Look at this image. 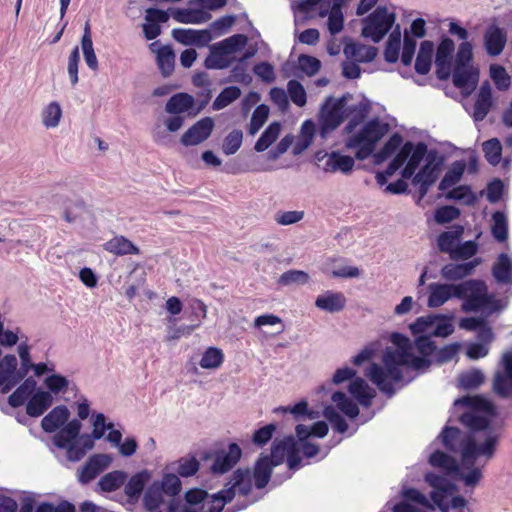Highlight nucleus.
Listing matches in <instances>:
<instances>
[{
    "instance_id": "nucleus-1",
    "label": "nucleus",
    "mask_w": 512,
    "mask_h": 512,
    "mask_svg": "<svg viewBox=\"0 0 512 512\" xmlns=\"http://www.w3.org/2000/svg\"><path fill=\"white\" fill-rule=\"evenodd\" d=\"M390 339L397 349L388 348L382 357L384 366L372 363L365 373L371 382L388 396H392L395 392L393 384L403 379L401 366L420 370L429 367L431 364L429 359L420 358L413 354V346L407 336L394 332Z\"/></svg>"
},
{
    "instance_id": "nucleus-2",
    "label": "nucleus",
    "mask_w": 512,
    "mask_h": 512,
    "mask_svg": "<svg viewBox=\"0 0 512 512\" xmlns=\"http://www.w3.org/2000/svg\"><path fill=\"white\" fill-rule=\"evenodd\" d=\"M444 447L461 455V466L455 472L467 487H475L483 478L481 468L475 467L476 460L483 456L486 460L494 457L498 443V435H488L482 444L476 441L472 433L462 432L457 427L446 426L442 433Z\"/></svg>"
},
{
    "instance_id": "nucleus-3",
    "label": "nucleus",
    "mask_w": 512,
    "mask_h": 512,
    "mask_svg": "<svg viewBox=\"0 0 512 512\" xmlns=\"http://www.w3.org/2000/svg\"><path fill=\"white\" fill-rule=\"evenodd\" d=\"M427 305L430 308L442 306L451 298L464 299L462 309L465 312L478 311L488 307L493 311L500 308L499 301L488 295L487 286L481 280H467L459 284L431 283L428 286Z\"/></svg>"
},
{
    "instance_id": "nucleus-4",
    "label": "nucleus",
    "mask_w": 512,
    "mask_h": 512,
    "mask_svg": "<svg viewBox=\"0 0 512 512\" xmlns=\"http://www.w3.org/2000/svg\"><path fill=\"white\" fill-rule=\"evenodd\" d=\"M388 132V125L378 119L368 121L363 128L346 142L348 149H356L355 157L367 159L375 150L376 144Z\"/></svg>"
},
{
    "instance_id": "nucleus-5",
    "label": "nucleus",
    "mask_w": 512,
    "mask_h": 512,
    "mask_svg": "<svg viewBox=\"0 0 512 512\" xmlns=\"http://www.w3.org/2000/svg\"><path fill=\"white\" fill-rule=\"evenodd\" d=\"M242 456V450L237 443H230L228 448L217 449L204 454L203 459L212 460V464L209 468L213 475H223L231 471L237 463L240 461Z\"/></svg>"
},
{
    "instance_id": "nucleus-6",
    "label": "nucleus",
    "mask_w": 512,
    "mask_h": 512,
    "mask_svg": "<svg viewBox=\"0 0 512 512\" xmlns=\"http://www.w3.org/2000/svg\"><path fill=\"white\" fill-rule=\"evenodd\" d=\"M442 159H438L436 151H430L426 157L424 166L414 175L413 185L418 186L419 200L423 199L430 187L439 178Z\"/></svg>"
},
{
    "instance_id": "nucleus-7",
    "label": "nucleus",
    "mask_w": 512,
    "mask_h": 512,
    "mask_svg": "<svg viewBox=\"0 0 512 512\" xmlns=\"http://www.w3.org/2000/svg\"><path fill=\"white\" fill-rule=\"evenodd\" d=\"M394 22L393 13H388L386 7H378L368 16L362 34L374 42H379L392 28Z\"/></svg>"
},
{
    "instance_id": "nucleus-8",
    "label": "nucleus",
    "mask_w": 512,
    "mask_h": 512,
    "mask_svg": "<svg viewBox=\"0 0 512 512\" xmlns=\"http://www.w3.org/2000/svg\"><path fill=\"white\" fill-rule=\"evenodd\" d=\"M17 364L13 354H7L0 360V387L4 394L25 378V371H18Z\"/></svg>"
},
{
    "instance_id": "nucleus-9",
    "label": "nucleus",
    "mask_w": 512,
    "mask_h": 512,
    "mask_svg": "<svg viewBox=\"0 0 512 512\" xmlns=\"http://www.w3.org/2000/svg\"><path fill=\"white\" fill-rule=\"evenodd\" d=\"M82 424L79 420L73 419L53 436V443L60 449H66L69 454L76 451V439L79 436Z\"/></svg>"
},
{
    "instance_id": "nucleus-10",
    "label": "nucleus",
    "mask_w": 512,
    "mask_h": 512,
    "mask_svg": "<svg viewBox=\"0 0 512 512\" xmlns=\"http://www.w3.org/2000/svg\"><path fill=\"white\" fill-rule=\"evenodd\" d=\"M214 128L213 119L205 117L193 124L181 137L185 146H194L209 138Z\"/></svg>"
},
{
    "instance_id": "nucleus-11",
    "label": "nucleus",
    "mask_w": 512,
    "mask_h": 512,
    "mask_svg": "<svg viewBox=\"0 0 512 512\" xmlns=\"http://www.w3.org/2000/svg\"><path fill=\"white\" fill-rule=\"evenodd\" d=\"M504 372L495 376L493 389L495 393L502 397L512 396V352L504 355Z\"/></svg>"
},
{
    "instance_id": "nucleus-12",
    "label": "nucleus",
    "mask_w": 512,
    "mask_h": 512,
    "mask_svg": "<svg viewBox=\"0 0 512 512\" xmlns=\"http://www.w3.org/2000/svg\"><path fill=\"white\" fill-rule=\"evenodd\" d=\"M479 81V71L472 66L454 67L453 84L458 89L471 93Z\"/></svg>"
},
{
    "instance_id": "nucleus-13",
    "label": "nucleus",
    "mask_w": 512,
    "mask_h": 512,
    "mask_svg": "<svg viewBox=\"0 0 512 512\" xmlns=\"http://www.w3.org/2000/svg\"><path fill=\"white\" fill-rule=\"evenodd\" d=\"M507 42L506 32L496 25H490L484 33V46L490 56L502 53Z\"/></svg>"
},
{
    "instance_id": "nucleus-14",
    "label": "nucleus",
    "mask_w": 512,
    "mask_h": 512,
    "mask_svg": "<svg viewBox=\"0 0 512 512\" xmlns=\"http://www.w3.org/2000/svg\"><path fill=\"white\" fill-rule=\"evenodd\" d=\"M480 263L481 259L479 258L461 264L449 263L441 268L440 274L447 281H459L473 274L474 269Z\"/></svg>"
},
{
    "instance_id": "nucleus-15",
    "label": "nucleus",
    "mask_w": 512,
    "mask_h": 512,
    "mask_svg": "<svg viewBox=\"0 0 512 512\" xmlns=\"http://www.w3.org/2000/svg\"><path fill=\"white\" fill-rule=\"evenodd\" d=\"M344 101L340 99L333 103V105L322 112L320 125L321 133L324 135L327 132L335 130L344 121L343 115Z\"/></svg>"
},
{
    "instance_id": "nucleus-16",
    "label": "nucleus",
    "mask_w": 512,
    "mask_h": 512,
    "mask_svg": "<svg viewBox=\"0 0 512 512\" xmlns=\"http://www.w3.org/2000/svg\"><path fill=\"white\" fill-rule=\"evenodd\" d=\"M53 404V397L48 391L38 390L28 400L26 413L30 417L43 415Z\"/></svg>"
},
{
    "instance_id": "nucleus-17",
    "label": "nucleus",
    "mask_w": 512,
    "mask_h": 512,
    "mask_svg": "<svg viewBox=\"0 0 512 512\" xmlns=\"http://www.w3.org/2000/svg\"><path fill=\"white\" fill-rule=\"evenodd\" d=\"M275 466L277 465L273 463L269 455H260L253 469V478L257 489H263L267 486Z\"/></svg>"
},
{
    "instance_id": "nucleus-18",
    "label": "nucleus",
    "mask_w": 512,
    "mask_h": 512,
    "mask_svg": "<svg viewBox=\"0 0 512 512\" xmlns=\"http://www.w3.org/2000/svg\"><path fill=\"white\" fill-rule=\"evenodd\" d=\"M346 297L341 292L326 291L316 298L315 306L323 311L336 313L346 306Z\"/></svg>"
},
{
    "instance_id": "nucleus-19",
    "label": "nucleus",
    "mask_w": 512,
    "mask_h": 512,
    "mask_svg": "<svg viewBox=\"0 0 512 512\" xmlns=\"http://www.w3.org/2000/svg\"><path fill=\"white\" fill-rule=\"evenodd\" d=\"M492 91L490 84L485 82L481 85L473 111V118L475 121H482L485 119L492 107Z\"/></svg>"
},
{
    "instance_id": "nucleus-20",
    "label": "nucleus",
    "mask_w": 512,
    "mask_h": 512,
    "mask_svg": "<svg viewBox=\"0 0 512 512\" xmlns=\"http://www.w3.org/2000/svg\"><path fill=\"white\" fill-rule=\"evenodd\" d=\"M463 233L464 228L461 225H453L450 230L442 232L437 238L439 251L448 253L451 258Z\"/></svg>"
},
{
    "instance_id": "nucleus-21",
    "label": "nucleus",
    "mask_w": 512,
    "mask_h": 512,
    "mask_svg": "<svg viewBox=\"0 0 512 512\" xmlns=\"http://www.w3.org/2000/svg\"><path fill=\"white\" fill-rule=\"evenodd\" d=\"M325 157L326 161L323 166L325 172L335 173L341 171L342 173H349L352 171L355 164L351 156L342 155L339 152L326 153L323 158Z\"/></svg>"
},
{
    "instance_id": "nucleus-22",
    "label": "nucleus",
    "mask_w": 512,
    "mask_h": 512,
    "mask_svg": "<svg viewBox=\"0 0 512 512\" xmlns=\"http://www.w3.org/2000/svg\"><path fill=\"white\" fill-rule=\"evenodd\" d=\"M70 416V412L65 405H59L53 408L41 421V427L45 432L52 433L64 425Z\"/></svg>"
},
{
    "instance_id": "nucleus-23",
    "label": "nucleus",
    "mask_w": 512,
    "mask_h": 512,
    "mask_svg": "<svg viewBox=\"0 0 512 512\" xmlns=\"http://www.w3.org/2000/svg\"><path fill=\"white\" fill-rule=\"evenodd\" d=\"M173 38L184 45H205L209 40V33L205 30L175 28L172 30Z\"/></svg>"
},
{
    "instance_id": "nucleus-24",
    "label": "nucleus",
    "mask_w": 512,
    "mask_h": 512,
    "mask_svg": "<svg viewBox=\"0 0 512 512\" xmlns=\"http://www.w3.org/2000/svg\"><path fill=\"white\" fill-rule=\"evenodd\" d=\"M225 489H232L235 494L237 489L240 495H249L252 491L250 470L241 468L235 470L229 482L226 484Z\"/></svg>"
},
{
    "instance_id": "nucleus-25",
    "label": "nucleus",
    "mask_w": 512,
    "mask_h": 512,
    "mask_svg": "<svg viewBox=\"0 0 512 512\" xmlns=\"http://www.w3.org/2000/svg\"><path fill=\"white\" fill-rule=\"evenodd\" d=\"M104 250L116 256L138 255L140 249L124 236H115L104 245Z\"/></svg>"
},
{
    "instance_id": "nucleus-26",
    "label": "nucleus",
    "mask_w": 512,
    "mask_h": 512,
    "mask_svg": "<svg viewBox=\"0 0 512 512\" xmlns=\"http://www.w3.org/2000/svg\"><path fill=\"white\" fill-rule=\"evenodd\" d=\"M350 394L363 406L370 407L372 405V400L376 396V392L374 389L369 387V385L362 378H356L349 385Z\"/></svg>"
},
{
    "instance_id": "nucleus-27",
    "label": "nucleus",
    "mask_w": 512,
    "mask_h": 512,
    "mask_svg": "<svg viewBox=\"0 0 512 512\" xmlns=\"http://www.w3.org/2000/svg\"><path fill=\"white\" fill-rule=\"evenodd\" d=\"M36 385V380L33 377L25 378L22 384L8 397V404L13 408L22 406L34 394Z\"/></svg>"
},
{
    "instance_id": "nucleus-28",
    "label": "nucleus",
    "mask_w": 512,
    "mask_h": 512,
    "mask_svg": "<svg viewBox=\"0 0 512 512\" xmlns=\"http://www.w3.org/2000/svg\"><path fill=\"white\" fill-rule=\"evenodd\" d=\"M434 53V44L430 40L421 42L420 48L415 61V71L420 75L429 73L432 64V56Z\"/></svg>"
},
{
    "instance_id": "nucleus-29",
    "label": "nucleus",
    "mask_w": 512,
    "mask_h": 512,
    "mask_svg": "<svg viewBox=\"0 0 512 512\" xmlns=\"http://www.w3.org/2000/svg\"><path fill=\"white\" fill-rule=\"evenodd\" d=\"M492 275L498 283L512 282V261L507 254L501 253L492 268Z\"/></svg>"
},
{
    "instance_id": "nucleus-30",
    "label": "nucleus",
    "mask_w": 512,
    "mask_h": 512,
    "mask_svg": "<svg viewBox=\"0 0 512 512\" xmlns=\"http://www.w3.org/2000/svg\"><path fill=\"white\" fill-rule=\"evenodd\" d=\"M328 15V30L331 35H336L343 30L344 27V16L341 10L340 3H334L330 9H321L319 11L320 17H325Z\"/></svg>"
},
{
    "instance_id": "nucleus-31",
    "label": "nucleus",
    "mask_w": 512,
    "mask_h": 512,
    "mask_svg": "<svg viewBox=\"0 0 512 512\" xmlns=\"http://www.w3.org/2000/svg\"><path fill=\"white\" fill-rule=\"evenodd\" d=\"M81 46L84 55V60L87 66L93 70H98V60L93 48L92 35L90 24L87 21L84 26V32L81 39Z\"/></svg>"
},
{
    "instance_id": "nucleus-32",
    "label": "nucleus",
    "mask_w": 512,
    "mask_h": 512,
    "mask_svg": "<svg viewBox=\"0 0 512 512\" xmlns=\"http://www.w3.org/2000/svg\"><path fill=\"white\" fill-rule=\"evenodd\" d=\"M344 53L347 58H353L358 62H369L375 58L376 49L371 46L351 43L344 47Z\"/></svg>"
},
{
    "instance_id": "nucleus-33",
    "label": "nucleus",
    "mask_w": 512,
    "mask_h": 512,
    "mask_svg": "<svg viewBox=\"0 0 512 512\" xmlns=\"http://www.w3.org/2000/svg\"><path fill=\"white\" fill-rule=\"evenodd\" d=\"M149 479L147 471H142L133 475L125 485V494L132 501H136L141 496L146 482Z\"/></svg>"
},
{
    "instance_id": "nucleus-34",
    "label": "nucleus",
    "mask_w": 512,
    "mask_h": 512,
    "mask_svg": "<svg viewBox=\"0 0 512 512\" xmlns=\"http://www.w3.org/2000/svg\"><path fill=\"white\" fill-rule=\"evenodd\" d=\"M194 105V98L188 93L173 95L166 103V111L171 114H179L190 110Z\"/></svg>"
},
{
    "instance_id": "nucleus-35",
    "label": "nucleus",
    "mask_w": 512,
    "mask_h": 512,
    "mask_svg": "<svg viewBox=\"0 0 512 512\" xmlns=\"http://www.w3.org/2000/svg\"><path fill=\"white\" fill-rule=\"evenodd\" d=\"M233 60V57L226 56L224 53H222V50L219 48V46L214 44L210 48V54L204 61V66L207 69H225L232 64Z\"/></svg>"
},
{
    "instance_id": "nucleus-36",
    "label": "nucleus",
    "mask_w": 512,
    "mask_h": 512,
    "mask_svg": "<svg viewBox=\"0 0 512 512\" xmlns=\"http://www.w3.org/2000/svg\"><path fill=\"white\" fill-rule=\"evenodd\" d=\"M157 65L164 77H168L174 71L175 53L171 46L165 45L157 51Z\"/></svg>"
},
{
    "instance_id": "nucleus-37",
    "label": "nucleus",
    "mask_w": 512,
    "mask_h": 512,
    "mask_svg": "<svg viewBox=\"0 0 512 512\" xmlns=\"http://www.w3.org/2000/svg\"><path fill=\"white\" fill-rule=\"evenodd\" d=\"M465 168V162H453L451 167L448 169V171L445 173L444 177L440 181L438 189L440 191H445L448 188L454 186L456 183H458L464 174Z\"/></svg>"
},
{
    "instance_id": "nucleus-38",
    "label": "nucleus",
    "mask_w": 512,
    "mask_h": 512,
    "mask_svg": "<svg viewBox=\"0 0 512 512\" xmlns=\"http://www.w3.org/2000/svg\"><path fill=\"white\" fill-rule=\"evenodd\" d=\"M429 463L434 466L445 470L448 473H455L459 471V464L457 461L447 453L436 450L429 457Z\"/></svg>"
},
{
    "instance_id": "nucleus-39",
    "label": "nucleus",
    "mask_w": 512,
    "mask_h": 512,
    "mask_svg": "<svg viewBox=\"0 0 512 512\" xmlns=\"http://www.w3.org/2000/svg\"><path fill=\"white\" fill-rule=\"evenodd\" d=\"M281 126L278 122H272L256 141L254 149L263 152L268 149L278 138Z\"/></svg>"
},
{
    "instance_id": "nucleus-40",
    "label": "nucleus",
    "mask_w": 512,
    "mask_h": 512,
    "mask_svg": "<svg viewBox=\"0 0 512 512\" xmlns=\"http://www.w3.org/2000/svg\"><path fill=\"white\" fill-rule=\"evenodd\" d=\"M459 420L461 424L469 428L471 432L486 430L490 425L488 417L479 415L476 412H464Z\"/></svg>"
},
{
    "instance_id": "nucleus-41",
    "label": "nucleus",
    "mask_w": 512,
    "mask_h": 512,
    "mask_svg": "<svg viewBox=\"0 0 512 512\" xmlns=\"http://www.w3.org/2000/svg\"><path fill=\"white\" fill-rule=\"evenodd\" d=\"M235 497L232 489H222L219 492L209 496L210 500L206 502L207 512H222L224 506L230 503Z\"/></svg>"
},
{
    "instance_id": "nucleus-42",
    "label": "nucleus",
    "mask_w": 512,
    "mask_h": 512,
    "mask_svg": "<svg viewBox=\"0 0 512 512\" xmlns=\"http://www.w3.org/2000/svg\"><path fill=\"white\" fill-rule=\"evenodd\" d=\"M332 401L336 404L337 408L349 418L353 419L359 415L360 410L358 405L348 398L344 392H334Z\"/></svg>"
},
{
    "instance_id": "nucleus-43",
    "label": "nucleus",
    "mask_w": 512,
    "mask_h": 512,
    "mask_svg": "<svg viewBox=\"0 0 512 512\" xmlns=\"http://www.w3.org/2000/svg\"><path fill=\"white\" fill-rule=\"evenodd\" d=\"M224 362V354L221 349L217 347H209L205 350L199 365L203 369H217Z\"/></svg>"
},
{
    "instance_id": "nucleus-44",
    "label": "nucleus",
    "mask_w": 512,
    "mask_h": 512,
    "mask_svg": "<svg viewBox=\"0 0 512 512\" xmlns=\"http://www.w3.org/2000/svg\"><path fill=\"white\" fill-rule=\"evenodd\" d=\"M216 44L222 50V53L228 57H232V54L245 47L247 44V37L244 34H235Z\"/></svg>"
},
{
    "instance_id": "nucleus-45",
    "label": "nucleus",
    "mask_w": 512,
    "mask_h": 512,
    "mask_svg": "<svg viewBox=\"0 0 512 512\" xmlns=\"http://www.w3.org/2000/svg\"><path fill=\"white\" fill-rule=\"evenodd\" d=\"M216 44L222 50V53L228 57H232V54L245 47L247 44V37L244 34H235Z\"/></svg>"
},
{
    "instance_id": "nucleus-46",
    "label": "nucleus",
    "mask_w": 512,
    "mask_h": 512,
    "mask_svg": "<svg viewBox=\"0 0 512 512\" xmlns=\"http://www.w3.org/2000/svg\"><path fill=\"white\" fill-rule=\"evenodd\" d=\"M241 96V89L237 86H229L224 88L216 97V99L213 102V109L214 110H221L228 105H230L232 102L237 100Z\"/></svg>"
},
{
    "instance_id": "nucleus-47",
    "label": "nucleus",
    "mask_w": 512,
    "mask_h": 512,
    "mask_svg": "<svg viewBox=\"0 0 512 512\" xmlns=\"http://www.w3.org/2000/svg\"><path fill=\"white\" fill-rule=\"evenodd\" d=\"M294 437L287 436L282 440H275L271 447L270 458L274 464L279 465L283 462L288 447H293Z\"/></svg>"
},
{
    "instance_id": "nucleus-48",
    "label": "nucleus",
    "mask_w": 512,
    "mask_h": 512,
    "mask_svg": "<svg viewBox=\"0 0 512 512\" xmlns=\"http://www.w3.org/2000/svg\"><path fill=\"white\" fill-rule=\"evenodd\" d=\"M124 480L125 474L123 472L113 471L102 476L98 485L105 492H113L123 485Z\"/></svg>"
},
{
    "instance_id": "nucleus-49",
    "label": "nucleus",
    "mask_w": 512,
    "mask_h": 512,
    "mask_svg": "<svg viewBox=\"0 0 512 512\" xmlns=\"http://www.w3.org/2000/svg\"><path fill=\"white\" fill-rule=\"evenodd\" d=\"M269 116V107L265 104L258 105L252 113L249 124V134L255 135L265 124Z\"/></svg>"
},
{
    "instance_id": "nucleus-50",
    "label": "nucleus",
    "mask_w": 512,
    "mask_h": 512,
    "mask_svg": "<svg viewBox=\"0 0 512 512\" xmlns=\"http://www.w3.org/2000/svg\"><path fill=\"white\" fill-rule=\"evenodd\" d=\"M456 403H461L462 405L469 407L472 409L471 412H492L493 405L491 402L483 398L482 396H465L456 401Z\"/></svg>"
},
{
    "instance_id": "nucleus-51",
    "label": "nucleus",
    "mask_w": 512,
    "mask_h": 512,
    "mask_svg": "<svg viewBox=\"0 0 512 512\" xmlns=\"http://www.w3.org/2000/svg\"><path fill=\"white\" fill-rule=\"evenodd\" d=\"M162 495L163 492L159 488V483H153L144 494L143 502L145 507L150 511L158 509L163 502Z\"/></svg>"
},
{
    "instance_id": "nucleus-52",
    "label": "nucleus",
    "mask_w": 512,
    "mask_h": 512,
    "mask_svg": "<svg viewBox=\"0 0 512 512\" xmlns=\"http://www.w3.org/2000/svg\"><path fill=\"white\" fill-rule=\"evenodd\" d=\"M243 133L239 129L232 130L223 140L222 151L225 155L235 154L241 147Z\"/></svg>"
},
{
    "instance_id": "nucleus-53",
    "label": "nucleus",
    "mask_w": 512,
    "mask_h": 512,
    "mask_svg": "<svg viewBox=\"0 0 512 512\" xmlns=\"http://www.w3.org/2000/svg\"><path fill=\"white\" fill-rule=\"evenodd\" d=\"M493 226L492 234L499 242H503L508 237L507 219L503 212L496 211L492 215Z\"/></svg>"
},
{
    "instance_id": "nucleus-54",
    "label": "nucleus",
    "mask_w": 512,
    "mask_h": 512,
    "mask_svg": "<svg viewBox=\"0 0 512 512\" xmlns=\"http://www.w3.org/2000/svg\"><path fill=\"white\" fill-rule=\"evenodd\" d=\"M403 138L399 133L390 136L383 147L375 154L377 162H382L391 156L402 144Z\"/></svg>"
},
{
    "instance_id": "nucleus-55",
    "label": "nucleus",
    "mask_w": 512,
    "mask_h": 512,
    "mask_svg": "<svg viewBox=\"0 0 512 512\" xmlns=\"http://www.w3.org/2000/svg\"><path fill=\"white\" fill-rule=\"evenodd\" d=\"M412 149V142L407 141L403 144L400 151L396 154V156L393 158V160L389 163V165L386 168V174L388 175H394L395 172L401 168L404 163L407 161L410 150Z\"/></svg>"
},
{
    "instance_id": "nucleus-56",
    "label": "nucleus",
    "mask_w": 512,
    "mask_h": 512,
    "mask_svg": "<svg viewBox=\"0 0 512 512\" xmlns=\"http://www.w3.org/2000/svg\"><path fill=\"white\" fill-rule=\"evenodd\" d=\"M62 110L57 102H51L43 111L42 121L46 128L56 127L61 119Z\"/></svg>"
},
{
    "instance_id": "nucleus-57",
    "label": "nucleus",
    "mask_w": 512,
    "mask_h": 512,
    "mask_svg": "<svg viewBox=\"0 0 512 512\" xmlns=\"http://www.w3.org/2000/svg\"><path fill=\"white\" fill-rule=\"evenodd\" d=\"M483 151L486 160L492 164L497 165L500 162L502 154V146L497 138L490 139L483 143Z\"/></svg>"
},
{
    "instance_id": "nucleus-58",
    "label": "nucleus",
    "mask_w": 512,
    "mask_h": 512,
    "mask_svg": "<svg viewBox=\"0 0 512 512\" xmlns=\"http://www.w3.org/2000/svg\"><path fill=\"white\" fill-rule=\"evenodd\" d=\"M324 417L331 423L333 429L339 433H345L348 430L346 420L337 412V410L329 405L323 410Z\"/></svg>"
},
{
    "instance_id": "nucleus-59",
    "label": "nucleus",
    "mask_w": 512,
    "mask_h": 512,
    "mask_svg": "<svg viewBox=\"0 0 512 512\" xmlns=\"http://www.w3.org/2000/svg\"><path fill=\"white\" fill-rule=\"evenodd\" d=\"M446 197L448 199L463 201L466 205H473L476 202V196L468 185H460L453 188L447 193Z\"/></svg>"
},
{
    "instance_id": "nucleus-60",
    "label": "nucleus",
    "mask_w": 512,
    "mask_h": 512,
    "mask_svg": "<svg viewBox=\"0 0 512 512\" xmlns=\"http://www.w3.org/2000/svg\"><path fill=\"white\" fill-rule=\"evenodd\" d=\"M287 89L291 101L299 106L303 107L307 102V95L303 85L297 80H290L287 84Z\"/></svg>"
},
{
    "instance_id": "nucleus-61",
    "label": "nucleus",
    "mask_w": 512,
    "mask_h": 512,
    "mask_svg": "<svg viewBox=\"0 0 512 512\" xmlns=\"http://www.w3.org/2000/svg\"><path fill=\"white\" fill-rule=\"evenodd\" d=\"M159 483V488L168 496H176L181 491V481L175 474H165Z\"/></svg>"
},
{
    "instance_id": "nucleus-62",
    "label": "nucleus",
    "mask_w": 512,
    "mask_h": 512,
    "mask_svg": "<svg viewBox=\"0 0 512 512\" xmlns=\"http://www.w3.org/2000/svg\"><path fill=\"white\" fill-rule=\"evenodd\" d=\"M44 383L50 394H59L61 392L65 393L69 387L68 379L60 374H52L46 377Z\"/></svg>"
},
{
    "instance_id": "nucleus-63",
    "label": "nucleus",
    "mask_w": 512,
    "mask_h": 512,
    "mask_svg": "<svg viewBox=\"0 0 512 512\" xmlns=\"http://www.w3.org/2000/svg\"><path fill=\"white\" fill-rule=\"evenodd\" d=\"M490 76L493 79L497 89L506 90L510 86V76L507 74L503 66L492 64L490 66Z\"/></svg>"
},
{
    "instance_id": "nucleus-64",
    "label": "nucleus",
    "mask_w": 512,
    "mask_h": 512,
    "mask_svg": "<svg viewBox=\"0 0 512 512\" xmlns=\"http://www.w3.org/2000/svg\"><path fill=\"white\" fill-rule=\"evenodd\" d=\"M298 65H299V68L301 69V71H303L308 76L315 75L316 73H318V71L321 68L320 60H318L317 58H315L313 56L306 55V54H301L299 56Z\"/></svg>"
}]
</instances>
